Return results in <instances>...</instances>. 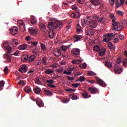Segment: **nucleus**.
<instances>
[{
	"label": "nucleus",
	"mask_w": 127,
	"mask_h": 127,
	"mask_svg": "<svg viewBox=\"0 0 127 127\" xmlns=\"http://www.w3.org/2000/svg\"><path fill=\"white\" fill-rule=\"evenodd\" d=\"M80 85V83H77L76 84H72V86H73L75 88H77L78 86H79Z\"/></svg>",
	"instance_id": "13d9d810"
},
{
	"label": "nucleus",
	"mask_w": 127,
	"mask_h": 127,
	"mask_svg": "<svg viewBox=\"0 0 127 127\" xmlns=\"http://www.w3.org/2000/svg\"><path fill=\"white\" fill-rule=\"evenodd\" d=\"M28 71V68L25 64H21L19 68V71L22 73H25Z\"/></svg>",
	"instance_id": "20e7f679"
},
{
	"label": "nucleus",
	"mask_w": 127,
	"mask_h": 127,
	"mask_svg": "<svg viewBox=\"0 0 127 127\" xmlns=\"http://www.w3.org/2000/svg\"><path fill=\"white\" fill-rule=\"evenodd\" d=\"M93 50H94L95 52H99L100 50V48L99 46H95L93 47Z\"/></svg>",
	"instance_id": "4c0bfd02"
},
{
	"label": "nucleus",
	"mask_w": 127,
	"mask_h": 127,
	"mask_svg": "<svg viewBox=\"0 0 127 127\" xmlns=\"http://www.w3.org/2000/svg\"><path fill=\"white\" fill-rule=\"evenodd\" d=\"M123 65L125 66H127V59H125V60H124V61H123Z\"/></svg>",
	"instance_id": "864d4df0"
},
{
	"label": "nucleus",
	"mask_w": 127,
	"mask_h": 127,
	"mask_svg": "<svg viewBox=\"0 0 127 127\" xmlns=\"http://www.w3.org/2000/svg\"><path fill=\"white\" fill-rule=\"evenodd\" d=\"M106 36L111 38L114 37V34L113 33H108V34H106Z\"/></svg>",
	"instance_id": "4d7b16f0"
},
{
	"label": "nucleus",
	"mask_w": 127,
	"mask_h": 127,
	"mask_svg": "<svg viewBox=\"0 0 127 127\" xmlns=\"http://www.w3.org/2000/svg\"><path fill=\"white\" fill-rule=\"evenodd\" d=\"M71 8L73 10H78V7L75 5H72Z\"/></svg>",
	"instance_id": "052dcab7"
},
{
	"label": "nucleus",
	"mask_w": 127,
	"mask_h": 127,
	"mask_svg": "<svg viewBox=\"0 0 127 127\" xmlns=\"http://www.w3.org/2000/svg\"><path fill=\"white\" fill-rule=\"evenodd\" d=\"M112 28L113 29H114V30H116V31H122V30H123V26L121 25V24H120L118 26V27H113Z\"/></svg>",
	"instance_id": "dca6fc26"
},
{
	"label": "nucleus",
	"mask_w": 127,
	"mask_h": 127,
	"mask_svg": "<svg viewBox=\"0 0 127 127\" xmlns=\"http://www.w3.org/2000/svg\"><path fill=\"white\" fill-rule=\"evenodd\" d=\"M90 1L91 3L95 6H99L101 4V2L99 0H90Z\"/></svg>",
	"instance_id": "9b49d317"
},
{
	"label": "nucleus",
	"mask_w": 127,
	"mask_h": 127,
	"mask_svg": "<svg viewBox=\"0 0 127 127\" xmlns=\"http://www.w3.org/2000/svg\"><path fill=\"white\" fill-rule=\"evenodd\" d=\"M24 90L26 93H28L32 91V89L30 86H25L24 87Z\"/></svg>",
	"instance_id": "a878e982"
},
{
	"label": "nucleus",
	"mask_w": 127,
	"mask_h": 127,
	"mask_svg": "<svg viewBox=\"0 0 127 127\" xmlns=\"http://www.w3.org/2000/svg\"><path fill=\"white\" fill-rule=\"evenodd\" d=\"M96 79V82H97V84L98 85H100L101 86H104V82L103 80H102L101 79L99 78L98 77L95 78Z\"/></svg>",
	"instance_id": "2eb2a0df"
},
{
	"label": "nucleus",
	"mask_w": 127,
	"mask_h": 127,
	"mask_svg": "<svg viewBox=\"0 0 127 127\" xmlns=\"http://www.w3.org/2000/svg\"><path fill=\"white\" fill-rule=\"evenodd\" d=\"M3 46L4 48L6 49V52L7 54H10L11 53L12 48L9 46V43L8 42H5L3 44Z\"/></svg>",
	"instance_id": "7ed1b4c3"
},
{
	"label": "nucleus",
	"mask_w": 127,
	"mask_h": 127,
	"mask_svg": "<svg viewBox=\"0 0 127 127\" xmlns=\"http://www.w3.org/2000/svg\"><path fill=\"white\" fill-rule=\"evenodd\" d=\"M54 71L52 70V69H47L45 71V73L47 74H51L53 73Z\"/></svg>",
	"instance_id": "2f4dec72"
},
{
	"label": "nucleus",
	"mask_w": 127,
	"mask_h": 127,
	"mask_svg": "<svg viewBox=\"0 0 127 127\" xmlns=\"http://www.w3.org/2000/svg\"><path fill=\"white\" fill-rule=\"evenodd\" d=\"M64 73L66 74V75H71V71H66V70H64Z\"/></svg>",
	"instance_id": "bf43d9fd"
},
{
	"label": "nucleus",
	"mask_w": 127,
	"mask_h": 127,
	"mask_svg": "<svg viewBox=\"0 0 127 127\" xmlns=\"http://www.w3.org/2000/svg\"><path fill=\"white\" fill-rule=\"evenodd\" d=\"M53 54L56 57H60L61 55V51L60 50V49H55L53 52Z\"/></svg>",
	"instance_id": "1a4fd4ad"
},
{
	"label": "nucleus",
	"mask_w": 127,
	"mask_h": 127,
	"mask_svg": "<svg viewBox=\"0 0 127 127\" xmlns=\"http://www.w3.org/2000/svg\"><path fill=\"white\" fill-rule=\"evenodd\" d=\"M79 66L81 68L85 69V68H86L87 65L85 63L80 64Z\"/></svg>",
	"instance_id": "79ce46f5"
},
{
	"label": "nucleus",
	"mask_w": 127,
	"mask_h": 127,
	"mask_svg": "<svg viewBox=\"0 0 127 127\" xmlns=\"http://www.w3.org/2000/svg\"><path fill=\"white\" fill-rule=\"evenodd\" d=\"M116 13L119 15H123V14H124V12L120 10L116 11Z\"/></svg>",
	"instance_id": "de8ad7c7"
},
{
	"label": "nucleus",
	"mask_w": 127,
	"mask_h": 127,
	"mask_svg": "<svg viewBox=\"0 0 127 127\" xmlns=\"http://www.w3.org/2000/svg\"><path fill=\"white\" fill-rule=\"evenodd\" d=\"M125 0H120H120H117L116 2V7L117 8H119L122 6L123 5L125 4Z\"/></svg>",
	"instance_id": "6e6552de"
},
{
	"label": "nucleus",
	"mask_w": 127,
	"mask_h": 127,
	"mask_svg": "<svg viewBox=\"0 0 127 127\" xmlns=\"http://www.w3.org/2000/svg\"><path fill=\"white\" fill-rule=\"evenodd\" d=\"M69 102V100L67 99H64L63 100H62V102L64 103H67Z\"/></svg>",
	"instance_id": "774afa93"
},
{
	"label": "nucleus",
	"mask_w": 127,
	"mask_h": 127,
	"mask_svg": "<svg viewBox=\"0 0 127 127\" xmlns=\"http://www.w3.org/2000/svg\"><path fill=\"white\" fill-rule=\"evenodd\" d=\"M21 60L22 62H27L28 61V56L27 55H23L21 57Z\"/></svg>",
	"instance_id": "4be33fe9"
},
{
	"label": "nucleus",
	"mask_w": 127,
	"mask_h": 127,
	"mask_svg": "<svg viewBox=\"0 0 127 127\" xmlns=\"http://www.w3.org/2000/svg\"><path fill=\"white\" fill-rule=\"evenodd\" d=\"M88 90L92 94H95L98 93V89L97 88H92L90 87Z\"/></svg>",
	"instance_id": "f3484780"
},
{
	"label": "nucleus",
	"mask_w": 127,
	"mask_h": 127,
	"mask_svg": "<svg viewBox=\"0 0 127 127\" xmlns=\"http://www.w3.org/2000/svg\"><path fill=\"white\" fill-rule=\"evenodd\" d=\"M66 91L67 92H74L76 91V90L70 88V89H66Z\"/></svg>",
	"instance_id": "69168bd1"
},
{
	"label": "nucleus",
	"mask_w": 127,
	"mask_h": 127,
	"mask_svg": "<svg viewBox=\"0 0 127 127\" xmlns=\"http://www.w3.org/2000/svg\"><path fill=\"white\" fill-rule=\"evenodd\" d=\"M8 66H5V67H4V72H5V73L6 74H7V73H8Z\"/></svg>",
	"instance_id": "6e6d98bb"
},
{
	"label": "nucleus",
	"mask_w": 127,
	"mask_h": 127,
	"mask_svg": "<svg viewBox=\"0 0 127 127\" xmlns=\"http://www.w3.org/2000/svg\"><path fill=\"white\" fill-rule=\"evenodd\" d=\"M5 82L3 81H0V91L3 89Z\"/></svg>",
	"instance_id": "58836bf2"
},
{
	"label": "nucleus",
	"mask_w": 127,
	"mask_h": 127,
	"mask_svg": "<svg viewBox=\"0 0 127 127\" xmlns=\"http://www.w3.org/2000/svg\"><path fill=\"white\" fill-rule=\"evenodd\" d=\"M112 25H113V27H117L120 24V23L119 22H116V21H112Z\"/></svg>",
	"instance_id": "72a5a7b5"
},
{
	"label": "nucleus",
	"mask_w": 127,
	"mask_h": 127,
	"mask_svg": "<svg viewBox=\"0 0 127 127\" xmlns=\"http://www.w3.org/2000/svg\"><path fill=\"white\" fill-rule=\"evenodd\" d=\"M105 65L108 67H112V64L109 62H105Z\"/></svg>",
	"instance_id": "7c9ffc66"
},
{
	"label": "nucleus",
	"mask_w": 127,
	"mask_h": 127,
	"mask_svg": "<svg viewBox=\"0 0 127 127\" xmlns=\"http://www.w3.org/2000/svg\"><path fill=\"white\" fill-rule=\"evenodd\" d=\"M35 83L39 84V85H42V83H41V82L39 80V78H36Z\"/></svg>",
	"instance_id": "a18cd8bd"
},
{
	"label": "nucleus",
	"mask_w": 127,
	"mask_h": 127,
	"mask_svg": "<svg viewBox=\"0 0 127 127\" xmlns=\"http://www.w3.org/2000/svg\"><path fill=\"white\" fill-rule=\"evenodd\" d=\"M10 31L11 32V34H12V35H15L16 33H17L18 28L16 26H13L11 27Z\"/></svg>",
	"instance_id": "423d86ee"
},
{
	"label": "nucleus",
	"mask_w": 127,
	"mask_h": 127,
	"mask_svg": "<svg viewBox=\"0 0 127 127\" xmlns=\"http://www.w3.org/2000/svg\"><path fill=\"white\" fill-rule=\"evenodd\" d=\"M87 33L89 35L93 36L95 33V31L93 29H89L87 30Z\"/></svg>",
	"instance_id": "b1692460"
},
{
	"label": "nucleus",
	"mask_w": 127,
	"mask_h": 127,
	"mask_svg": "<svg viewBox=\"0 0 127 127\" xmlns=\"http://www.w3.org/2000/svg\"><path fill=\"white\" fill-rule=\"evenodd\" d=\"M82 37V36L81 35H74V41H75V42L79 41V40H81Z\"/></svg>",
	"instance_id": "5701e85b"
},
{
	"label": "nucleus",
	"mask_w": 127,
	"mask_h": 127,
	"mask_svg": "<svg viewBox=\"0 0 127 127\" xmlns=\"http://www.w3.org/2000/svg\"><path fill=\"white\" fill-rule=\"evenodd\" d=\"M11 44L13 45L14 47H16L18 45V41L16 39H12V42H11Z\"/></svg>",
	"instance_id": "412c9836"
},
{
	"label": "nucleus",
	"mask_w": 127,
	"mask_h": 127,
	"mask_svg": "<svg viewBox=\"0 0 127 127\" xmlns=\"http://www.w3.org/2000/svg\"><path fill=\"white\" fill-rule=\"evenodd\" d=\"M70 97L72 99V100H76L78 99L77 96L75 95H70Z\"/></svg>",
	"instance_id": "49530a36"
},
{
	"label": "nucleus",
	"mask_w": 127,
	"mask_h": 127,
	"mask_svg": "<svg viewBox=\"0 0 127 127\" xmlns=\"http://www.w3.org/2000/svg\"><path fill=\"white\" fill-rule=\"evenodd\" d=\"M31 44H32V45H34V46L36 47L37 46L38 43L37 42H31Z\"/></svg>",
	"instance_id": "e2e57ef3"
},
{
	"label": "nucleus",
	"mask_w": 127,
	"mask_h": 127,
	"mask_svg": "<svg viewBox=\"0 0 127 127\" xmlns=\"http://www.w3.org/2000/svg\"><path fill=\"white\" fill-rule=\"evenodd\" d=\"M108 47H109V49H113V44L112 42H109L108 43Z\"/></svg>",
	"instance_id": "37998d69"
},
{
	"label": "nucleus",
	"mask_w": 127,
	"mask_h": 127,
	"mask_svg": "<svg viewBox=\"0 0 127 127\" xmlns=\"http://www.w3.org/2000/svg\"><path fill=\"white\" fill-rule=\"evenodd\" d=\"M88 74L89 76H95L96 75V73H95V72H93V71H88Z\"/></svg>",
	"instance_id": "8fccbe9b"
},
{
	"label": "nucleus",
	"mask_w": 127,
	"mask_h": 127,
	"mask_svg": "<svg viewBox=\"0 0 127 127\" xmlns=\"http://www.w3.org/2000/svg\"><path fill=\"white\" fill-rule=\"evenodd\" d=\"M71 45L72 44H70V45H68L67 46L62 45V46L61 47V49L62 51H63L64 52H65V51L68 49V48H69L71 46Z\"/></svg>",
	"instance_id": "6ab92c4d"
},
{
	"label": "nucleus",
	"mask_w": 127,
	"mask_h": 127,
	"mask_svg": "<svg viewBox=\"0 0 127 127\" xmlns=\"http://www.w3.org/2000/svg\"><path fill=\"white\" fill-rule=\"evenodd\" d=\"M111 40V38L108 37V36H107V35H103V42H109Z\"/></svg>",
	"instance_id": "a211bd4d"
},
{
	"label": "nucleus",
	"mask_w": 127,
	"mask_h": 127,
	"mask_svg": "<svg viewBox=\"0 0 127 127\" xmlns=\"http://www.w3.org/2000/svg\"><path fill=\"white\" fill-rule=\"evenodd\" d=\"M18 24L19 25V29L20 30H21V31H25L26 28L24 22L22 20H19L18 21Z\"/></svg>",
	"instance_id": "f03ea898"
},
{
	"label": "nucleus",
	"mask_w": 127,
	"mask_h": 127,
	"mask_svg": "<svg viewBox=\"0 0 127 127\" xmlns=\"http://www.w3.org/2000/svg\"><path fill=\"white\" fill-rule=\"evenodd\" d=\"M119 41V38H115L113 40V42L116 44L118 43Z\"/></svg>",
	"instance_id": "680f3d73"
},
{
	"label": "nucleus",
	"mask_w": 127,
	"mask_h": 127,
	"mask_svg": "<svg viewBox=\"0 0 127 127\" xmlns=\"http://www.w3.org/2000/svg\"><path fill=\"white\" fill-rule=\"evenodd\" d=\"M45 93L47 94V95H52V92L49 90H45Z\"/></svg>",
	"instance_id": "a19ab883"
},
{
	"label": "nucleus",
	"mask_w": 127,
	"mask_h": 127,
	"mask_svg": "<svg viewBox=\"0 0 127 127\" xmlns=\"http://www.w3.org/2000/svg\"><path fill=\"white\" fill-rule=\"evenodd\" d=\"M18 84H19V85H22L23 86L26 85V83L23 80L19 81V82H18Z\"/></svg>",
	"instance_id": "09e8293b"
},
{
	"label": "nucleus",
	"mask_w": 127,
	"mask_h": 127,
	"mask_svg": "<svg viewBox=\"0 0 127 127\" xmlns=\"http://www.w3.org/2000/svg\"><path fill=\"white\" fill-rule=\"evenodd\" d=\"M98 25V23L96 21L93 20L89 22V26L92 27L93 28H95Z\"/></svg>",
	"instance_id": "f8f14e48"
},
{
	"label": "nucleus",
	"mask_w": 127,
	"mask_h": 127,
	"mask_svg": "<svg viewBox=\"0 0 127 127\" xmlns=\"http://www.w3.org/2000/svg\"><path fill=\"white\" fill-rule=\"evenodd\" d=\"M82 95L83 96L84 98H88L91 97V95L89 96V94L86 92L83 93Z\"/></svg>",
	"instance_id": "e433bc0d"
},
{
	"label": "nucleus",
	"mask_w": 127,
	"mask_h": 127,
	"mask_svg": "<svg viewBox=\"0 0 127 127\" xmlns=\"http://www.w3.org/2000/svg\"><path fill=\"white\" fill-rule=\"evenodd\" d=\"M41 48L42 49V50L44 52H46L47 50V48H46L45 45L43 43L41 44Z\"/></svg>",
	"instance_id": "473e14b6"
},
{
	"label": "nucleus",
	"mask_w": 127,
	"mask_h": 127,
	"mask_svg": "<svg viewBox=\"0 0 127 127\" xmlns=\"http://www.w3.org/2000/svg\"><path fill=\"white\" fill-rule=\"evenodd\" d=\"M96 18H97V21H98V22L103 23L106 22V19L104 17H99L98 16H95Z\"/></svg>",
	"instance_id": "4468645a"
},
{
	"label": "nucleus",
	"mask_w": 127,
	"mask_h": 127,
	"mask_svg": "<svg viewBox=\"0 0 127 127\" xmlns=\"http://www.w3.org/2000/svg\"><path fill=\"white\" fill-rule=\"evenodd\" d=\"M36 57L35 55L30 56L28 59V61L29 62H33L34 61V60L36 59Z\"/></svg>",
	"instance_id": "bb28decb"
},
{
	"label": "nucleus",
	"mask_w": 127,
	"mask_h": 127,
	"mask_svg": "<svg viewBox=\"0 0 127 127\" xmlns=\"http://www.w3.org/2000/svg\"><path fill=\"white\" fill-rule=\"evenodd\" d=\"M110 17L112 19V21H115L117 20V19L114 14H111L110 15Z\"/></svg>",
	"instance_id": "ea45409f"
},
{
	"label": "nucleus",
	"mask_w": 127,
	"mask_h": 127,
	"mask_svg": "<svg viewBox=\"0 0 127 127\" xmlns=\"http://www.w3.org/2000/svg\"><path fill=\"white\" fill-rule=\"evenodd\" d=\"M85 80V76H83V75L81 76H80V77H79V81H80V82H83V81H84Z\"/></svg>",
	"instance_id": "603ef678"
},
{
	"label": "nucleus",
	"mask_w": 127,
	"mask_h": 127,
	"mask_svg": "<svg viewBox=\"0 0 127 127\" xmlns=\"http://www.w3.org/2000/svg\"><path fill=\"white\" fill-rule=\"evenodd\" d=\"M106 50L105 49H102L101 50H99V56H103L104 55L105 53Z\"/></svg>",
	"instance_id": "c756f323"
},
{
	"label": "nucleus",
	"mask_w": 127,
	"mask_h": 127,
	"mask_svg": "<svg viewBox=\"0 0 127 127\" xmlns=\"http://www.w3.org/2000/svg\"><path fill=\"white\" fill-rule=\"evenodd\" d=\"M70 16L74 18H79L80 16V14L78 11H74L71 13Z\"/></svg>",
	"instance_id": "0eeeda50"
},
{
	"label": "nucleus",
	"mask_w": 127,
	"mask_h": 127,
	"mask_svg": "<svg viewBox=\"0 0 127 127\" xmlns=\"http://www.w3.org/2000/svg\"><path fill=\"white\" fill-rule=\"evenodd\" d=\"M47 85L49 87H50V88H56V86H55L54 85H52V84H48Z\"/></svg>",
	"instance_id": "0e129e2a"
},
{
	"label": "nucleus",
	"mask_w": 127,
	"mask_h": 127,
	"mask_svg": "<svg viewBox=\"0 0 127 127\" xmlns=\"http://www.w3.org/2000/svg\"><path fill=\"white\" fill-rule=\"evenodd\" d=\"M77 1L80 4H83L85 2V0H77Z\"/></svg>",
	"instance_id": "338daca9"
},
{
	"label": "nucleus",
	"mask_w": 127,
	"mask_h": 127,
	"mask_svg": "<svg viewBox=\"0 0 127 127\" xmlns=\"http://www.w3.org/2000/svg\"><path fill=\"white\" fill-rule=\"evenodd\" d=\"M114 70L117 74H121L123 69L122 67H120L119 65H116V66L114 67Z\"/></svg>",
	"instance_id": "9d476101"
},
{
	"label": "nucleus",
	"mask_w": 127,
	"mask_h": 127,
	"mask_svg": "<svg viewBox=\"0 0 127 127\" xmlns=\"http://www.w3.org/2000/svg\"><path fill=\"white\" fill-rule=\"evenodd\" d=\"M27 45L26 44H23L22 45L19 46V50H25L27 49Z\"/></svg>",
	"instance_id": "cd10ccee"
},
{
	"label": "nucleus",
	"mask_w": 127,
	"mask_h": 127,
	"mask_svg": "<svg viewBox=\"0 0 127 127\" xmlns=\"http://www.w3.org/2000/svg\"><path fill=\"white\" fill-rule=\"evenodd\" d=\"M29 32L32 35H36L37 34L36 30L34 29L29 28Z\"/></svg>",
	"instance_id": "aec40b11"
},
{
	"label": "nucleus",
	"mask_w": 127,
	"mask_h": 127,
	"mask_svg": "<svg viewBox=\"0 0 127 127\" xmlns=\"http://www.w3.org/2000/svg\"><path fill=\"white\" fill-rule=\"evenodd\" d=\"M69 4L67 2H64L62 4V7H65L67 8Z\"/></svg>",
	"instance_id": "c03bdc74"
},
{
	"label": "nucleus",
	"mask_w": 127,
	"mask_h": 127,
	"mask_svg": "<svg viewBox=\"0 0 127 127\" xmlns=\"http://www.w3.org/2000/svg\"><path fill=\"white\" fill-rule=\"evenodd\" d=\"M71 63L73 64H78L81 63V60L77 59V60H72L71 61Z\"/></svg>",
	"instance_id": "c85d7f7f"
},
{
	"label": "nucleus",
	"mask_w": 127,
	"mask_h": 127,
	"mask_svg": "<svg viewBox=\"0 0 127 127\" xmlns=\"http://www.w3.org/2000/svg\"><path fill=\"white\" fill-rule=\"evenodd\" d=\"M40 28H41V29H46V28L45 25L43 23L40 24Z\"/></svg>",
	"instance_id": "3c124183"
},
{
	"label": "nucleus",
	"mask_w": 127,
	"mask_h": 127,
	"mask_svg": "<svg viewBox=\"0 0 127 127\" xmlns=\"http://www.w3.org/2000/svg\"><path fill=\"white\" fill-rule=\"evenodd\" d=\"M71 52L72 54H73V56L75 58H78L79 57V54H80V50L79 49L77 48H73Z\"/></svg>",
	"instance_id": "39448f33"
},
{
	"label": "nucleus",
	"mask_w": 127,
	"mask_h": 127,
	"mask_svg": "<svg viewBox=\"0 0 127 127\" xmlns=\"http://www.w3.org/2000/svg\"><path fill=\"white\" fill-rule=\"evenodd\" d=\"M36 103L39 107H42L44 106V104L41 99H37V100L36 101Z\"/></svg>",
	"instance_id": "ddd939ff"
},
{
	"label": "nucleus",
	"mask_w": 127,
	"mask_h": 127,
	"mask_svg": "<svg viewBox=\"0 0 127 127\" xmlns=\"http://www.w3.org/2000/svg\"><path fill=\"white\" fill-rule=\"evenodd\" d=\"M62 25L63 22L56 19L50 20L48 25V27L51 29L49 31V36L51 39L55 37V33L57 30L60 29Z\"/></svg>",
	"instance_id": "f257e3e1"
},
{
	"label": "nucleus",
	"mask_w": 127,
	"mask_h": 127,
	"mask_svg": "<svg viewBox=\"0 0 127 127\" xmlns=\"http://www.w3.org/2000/svg\"><path fill=\"white\" fill-rule=\"evenodd\" d=\"M33 91L36 94H39L41 92V89L39 87H35L34 88Z\"/></svg>",
	"instance_id": "393cba45"
},
{
	"label": "nucleus",
	"mask_w": 127,
	"mask_h": 127,
	"mask_svg": "<svg viewBox=\"0 0 127 127\" xmlns=\"http://www.w3.org/2000/svg\"><path fill=\"white\" fill-rule=\"evenodd\" d=\"M47 58L45 57H44L43 58H42V64H44L45 65H47Z\"/></svg>",
	"instance_id": "c9c22d12"
},
{
	"label": "nucleus",
	"mask_w": 127,
	"mask_h": 127,
	"mask_svg": "<svg viewBox=\"0 0 127 127\" xmlns=\"http://www.w3.org/2000/svg\"><path fill=\"white\" fill-rule=\"evenodd\" d=\"M5 58L7 60V62H11V56L10 55L8 54H6L5 55Z\"/></svg>",
	"instance_id": "f704fd0d"
},
{
	"label": "nucleus",
	"mask_w": 127,
	"mask_h": 127,
	"mask_svg": "<svg viewBox=\"0 0 127 127\" xmlns=\"http://www.w3.org/2000/svg\"><path fill=\"white\" fill-rule=\"evenodd\" d=\"M47 83H49L48 84H52L53 83V80L50 79L46 81Z\"/></svg>",
	"instance_id": "5fc2aeb1"
}]
</instances>
